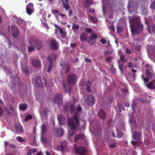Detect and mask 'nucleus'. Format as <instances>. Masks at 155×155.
I'll return each mask as SVG.
<instances>
[{
	"instance_id": "a18cd8bd",
	"label": "nucleus",
	"mask_w": 155,
	"mask_h": 155,
	"mask_svg": "<svg viewBox=\"0 0 155 155\" xmlns=\"http://www.w3.org/2000/svg\"><path fill=\"white\" fill-rule=\"evenodd\" d=\"M48 111V108H45L44 109L43 112V115L45 116L47 115V113Z\"/></svg>"
},
{
	"instance_id": "1a4fd4ad",
	"label": "nucleus",
	"mask_w": 155,
	"mask_h": 155,
	"mask_svg": "<svg viewBox=\"0 0 155 155\" xmlns=\"http://www.w3.org/2000/svg\"><path fill=\"white\" fill-rule=\"evenodd\" d=\"M75 153L79 155H85L87 150L84 147H74Z\"/></svg>"
},
{
	"instance_id": "0e129e2a",
	"label": "nucleus",
	"mask_w": 155,
	"mask_h": 155,
	"mask_svg": "<svg viewBox=\"0 0 155 155\" xmlns=\"http://www.w3.org/2000/svg\"><path fill=\"white\" fill-rule=\"evenodd\" d=\"M47 59L49 62V63H53L52 62V59L51 57L50 56H48Z\"/></svg>"
},
{
	"instance_id": "603ef678",
	"label": "nucleus",
	"mask_w": 155,
	"mask_h": 155,
	"mask_svg": "<svg viewBox=\"0 0 155 155\" xmlns=\"http://www.w3.org/2000/svg\"><path fill=\"white\" fill-rule=\"evenodd\" d=\"M33 6H34V5L32 3H29L27 5L26 7L31 8H33Z\"/></svg>"
},
{
	"instance_id": "774afa93",
	"label": "nucleus",
	"mask_w": 155,
	"mask_h": 155,
	"mask_svg": "<svg viewBox=\"0 0 155 155\" xmlns=\"http://www.w3.org/2000/svg\"><path fill=\"white\" fill-rule=\"evenodd\" d=\"M126 52L127 54H129L131 53V51L129 49L127 48L126 50Z\"/></svg>"
},
{
	"instance_id": "423d86ee",
	"label": "nucleus",
	"mask_w": 155,
	"mask_h": 155,
	"mask_svg": "<svg viewBox=\"0 0 155 155\" xmlns=\"http://www.w3.org/2000/svg\"><path fill=\"white\" fill-rule=\"evenodd\" d=\"M8 30L10 33H11L12 36L15 38L17 37L19 35L18 28L15 26H9L8 28Z\"/></svg>"
},
{
	"instance_id": "ea45409f",
	"label": "nucleus",
	"mask_w": 155,
	"mask_h": 155,
	"mask_svg": "<svg viewBox=\"0 0 155 155\" xmlns=\"http://www.w3.org/2000/svg\"><path fill=\"white\" fill-rule=\"evenodd\" d=\"M32 118V116L31 115H28L25 117V121H27L31 119Z\"/></svg>"
},
{
	"instance_id": "e2e57ef3",
	"label": "nucleus",
	"mask_w": 155,
	"mask_h": 155,
	"mask_svg": "<svg viewBox=\"0 0 155 155\" xmlns=\"http://www.w3.org/2000/svg\"><path fill=\"white\" fill-rule=\"evenodd\" d=\"M82 110V108L80 105H79L77 108V111H80Z\"/></svg>"
},
{
	"instance_id": "f8f14e48",
	"label": "nucleus",
	"mask_w": 155,
	"mask_h": 155,
	"mask_svg": "<svg viewBox=\"0 0 155 155\" xmlns=\"http://www.w3.org/2000/svg\"><path fill=\"white\" fill-rule=\"evenodd\" d=\"M54 99L58 104H61L63 103L62 96L60 93L56 94L54 96Z\"/></svg>"
},
{
	"instance_id": "37998d69",
	"label": "nucleus",
	"mask_w": 155,
	"mask_h": 155,
	"mask_svg": "<svg viewBox=\"0 0 155 155\" xmlns=\"http://www.w3.org/2000/svg\"><path fill=\"white\" fill-rule=\"evenodd\" d=\"M153 122L152 120H148L147 121V123L146 124H145L146 126L147 125L148 126H153Z\"/></svg>"
},
{
	"instance_id": "58836bf2",
	"label": "nucleus",
	"mask_w": 155,
	"mask_h": 155,
	"mask_svg": "<svg viewBox=\"0 0 155 155\" xmlns=\"http://www.w3.org/2000/svg\"><path fill=\"white\" fill-rule=\"evenodd\" d=\"M16 140L19 142L21 143L24 142V140L20 136L17 137L16 138Z\"/></svg>"
},
{
	"instance_id": "ddd939ff",
	"label": "nucleus",
	"mask_w": 155,
	"mask_h": 155,
	"mask_svg": "<svg viewBox=\"0 0 155 155\" xmlns=\"http://www.w3.org/2000/svg\"><path fill=\"white\" fill-rule=\"evenodd\" d=\"M60 66L61 67L62 70L65 74H67L70 71V66L68 63H64L63 64H60Z\"/></svg>"
},
{
	"instance_id": "a19ab883",
	"label": "nucleus",
	"mask_w": 155,
	"mask_h": 155,
	"mask_svg": "<svg viewBox=\"0 0 155 155\" xmlns=\"http://www.w3.org/2000/svg\"><path fill=\"white\" fill-rule=\"evenodd\" d=\"M53 63H49V65L48 66V68L47 70V71L49 73L50 72L53 67Z\"/></svg>"
},
{
	"instance_id": "5701e85b",
	"label": "nucleus",
	"mask_w": 155,
	"mask_h": 155,
	"mask_svg": "<svg viewBox=\"0 0 155 155\" xmlns=\"http://www.w3.org/2000/svg\"><path fill=\"white\" fill-rule=\"evenodd\" d=\"M58 119L60 125H63L65 122V117L62 114H59L58 116Z\"/></svg>"
},
{
	"instance_id": "4468645a",
	"label": "nucleus",
	"mask_w": 155,
	"mask_h": 155,
	"mask_svg": "<svg viewBox=\"0 0 155 155\" xmlns=\"http://www.w3.org/2000/svg\"><path fill=\"white\" fill-rule=\"evenodd\" d=\"M112 134L114 137L120 138L123 134V133L119 129H116L115 131H112Z\"/></svg>"
},
{
	"instance_id": "f3484780",
	"label": "nucleus",
	"mask_w": 155,
	"mask_h": 155,
	"mask_svg": "<svg viewBox=\"0 0 155 155\" xmlns=\"http://www.w3.org/2000/svg\"><path fill=\"white\" fill-rule=\"evenodd\" d=\"M142 137V134L140 132L135 131L132 135L133 138L136 140H140Z\"/></svg>"
},
{
	"instance_id": "052dcab7",
	"label": "nucleus",
	"mask_w": 155,
	"mask_h": 155,
	"mask_svg": "<svg viewBox=\"0 0 155 155\" xmlns=\"http://www.w3.org/2000/svg\"><path fill=\"white\" fill-rule=\"evenodd\" d=\"M69 12L68 15L69 16H72L73 15V11L71 9H69Z\"/></svg>"
},
{
	"instance_id": "a878e982",
	"label": "nucleus",
	"mask_w": 155,
	"mask_h": 155,
	"mask_svg": "<svg viewBox=\"0 0 155 155\" xmlns=\"http://www.w3.org/2000/svg\"><path fill=\"white\" fill-rule=\"evenodd\" d=\"M22 70L23 73L25 75H28L29 74V71L28 70V67L26 65H24L22 67Z\"/></svg>"
},
{
	"instance_id": "3c124183",
	"label": "nucleus",
	"mask_w": 155,
	"mask_h": 155,
	"mask_svg": "<svg viewBox=\"0 0 155 155\" xmlns=\"http://www.w3.org/2000/svg\"><path fill=\"white\" fill-rule=\"evenodd\" d=\"M59 16H62V18H63L64 19H67V16L64 14L60 12L59 13Z\"/></svg>"
},
{
	"instance_id": "864d4df0",
	"label": "nucleus",
	"mask_w": 155,
	"mask_h": 155,
	"mask_svg": "<svg viewBox=\"0 0 155 155\" xmlns=\"http://www.w3.org/2000/svg\"><path fill=\"white\" fill-rule=\"evenodd\" d=\"M112 73L114 74L116 72V69L114 68V66L112 65L110 69Z\"/></svg>"
},
{
	"instance_id": "4c0bfd02",
	"label": "nucleus",
	"mask_w": 155,
	"mask_h": 155,
	"mask_svg": "<svg viewBox=\"0 0 155 155\" xmlns=\"http://www.w3.org/2000/svg\"><path fill=\"white\" fill-rule=\"evenodd\" d=\"M26 12L29 15H30L33 12L31 8L27 7H26Z\"/></svg>"
},
{
	"instance_id": "e433bc0d",
	"label": "nucleus",
	"mask_w": 155,
	"mask_h": 155,
	"mask_svg": "<svg viewBox=\"0 0 155 155\" xmlns=\"http://www.w3.org/2000/svg\"><path fill=\"white\" fill-rule=\"evenodd\" d=\"M41 141L43 143H45L47 142V138L46 137L44 136H41Z\"/></svg>"
},
{
	"instance_id": "cd10ccee",
	"label": "nucleus",
	"mask_w": 155,
	"mask_h": 155,
	"mask_svg": "<svg viewBox=\"0 0 155 155\" xmlns=\"http://www.w3.org/2000/svg\"><path fill=\"white\" fill-rule=\"evenodd\" d=\"M59 33L61 36L63 38H65L66 36V32H65L64 29L60 28V30L59 31Z\"/></svg>"
},
{
	"instance_id": "7ed1b4c3",
	"label": "nucleus",
	"mask_w": 155,
	"mask_h": 155,
	"mask_svg": "<svg viewBox=\"0 0 155 155\" xmlns=\"http://www.w3.org/2000/svg\"><path fill=\"white\" fill-rule=\"evenodd\" d=\"M28 42L30 46L34 45L37 51L41 49L43 46V44L42 42L38 39L35 38H30L28 39Z\"/></svg>"
},
{
	"instance_id": "7c9ffc66",
	"label": "nucleus",
	"mask_w": 155,
	"mask_h": 155,
	"mask_svg": "<svg viewBox=\"0 0 155 155\" xmlns=\"http://www.w3.org/2000/svg\"><path fill=\"white\" fill-rule=\"evenodd\" d=\"M145 74L146 76L149 78H152V74L149 69H147L146 70Z\"/></svg>"
},
{
	"instance_id": "412c9836",
	"label": "nucleus",
	"mask_w": 155,
	"mask_h": 155,
	"mask_svg": "<svg viewBox=\"0 0 155 155\" xmlns=\"http://www.w3.org/2000/svg\"><path fill=\"white\" fill-rule=\"evenodd\" d=\"M147 87L150 89H155V80H153L146 85Z\"/></svg>"
},
{
	"instance_id": "5fc2aeb1",
	"label": "nucleus",
	"mask_w": 155,
	"mask_h": 155,
	"mask_svg": "<svg viewBox=\"0 0 155 155\" xmlns=\"http://www.w3.org/2000/svg\"><path fill=\"white\" fill-rule=\"evenodd\" d=\"M86 89L89 92H91V86L89 85H87V86Z\"/></svg>"
},
{
	"instance_id": "2eb2a0df",
	"label": "nucleus",
	"mask_w": 155,
	"mask_h": 155,
	"mask_svg": "<svg viewBox=\"0 0 155 155\" xmlns=\"http://www.w3.org/2000/svg\"><path fill=\"white\" fill-rule=\"evenodd\" d=\"M31 63L34 67L36 68L41 67V61L39 59H34L32 60Z\"/></svg>"
},
{
	"instance_id": "680f3d73",
	"label": "nucleus",
	"mask_w": 155,
	"mask_h": 155,
	"mask_svg": "<svg viewBox=\"0 0 155 155\" xmlns=\"http://www.w3.org/2000/svg\"><path fill=\"white\" fill-rule=\"evenodd\" d=\"M109 147L110 149H112L113 148L116 147H117V145L115 144H110Z\"/></svg>"
},
{
	"instance_id": "6e6d98bb",
	"label": "nucleus",
	"mask_w": 155,
	"mask_h": 155,
	"mask_svg": "<svg viewBox=\"0 0 155 155\" xmlns=\"http://www.w3.org/2000/svg\"><path fill=\"white\" fill-rule=\"evenodd\" d=\"M5 70L7 73H8L9 74H11L12 71L11 69H8V68L6 67L5 68Z\"/></svg>"
},
{
	"instance_id": "393cba45",
	"label": "nucleus",
	"mask_w": 155,
	"mask_h": 155,
	"mask_svg": "<svg viewBox=\"0 0 155 155\" xmlns=\"http://www.w3.org/2000/svg\"><path fill=\"white\" fill-rule=\"evenodd\" d=\"M84 135L83 134L80 133L75 137V140L76 141H78L80 139L83 140L84 139Z\"/></svg>"
},
{
	"instance_id": "dca6fc26",
	"label": "nucleus",
	"mask_w": 155,
	"mask_h": 155,
	"mask_svg": "<svg viewBox=\"0 0 155 155\" xmlns=\"http://www.w3.org/2000/svg\"><path fill=\"white\" fill-rule=\"evenodd\" d=\"M67 143L66 141L65 140H63L61 142L60 145H58L57 147L58 150L62 151L64 149H67Z\"/></svg>"
},
{
	"instance_id": "39448f33",
	"label": "nucleus",
	"mask_w": 155,
	"mask_h": 155,
	"mask_svg": "<svg viewBox=\"0 0 155 155\" xmlns=\"http://www.w3.org/2000/svg\"><path fill=\"white\" fill-rule=\"evenodd\" d=\"M35 84L38 87H43L46 85V81L44 78L38 76L35 79Z\"/></svg>"
},
{
	"instance_id": "9b49d317",
	"label": "nucleus",
	"mask_w": 155,
	"mask_h": 155,
	"mask_svg": "<svg viewBox=\"0 0 155 155\" xmlns=\"http://www.w3.org/2000/svg\"><path fill=\"white\" fill-rule=\"evenodd\" d=\"M50 48L54 50H57L59 48L58 42L54 39L51 40L50 41Z\"/></svg>"
},
{
	"instance_id": "de8ad7c7",
	"label": "nucleus",
	"mask_w": 155,
	"mask_h": 155,
	"mask_svg": "<svg viewBox=\"0 0 155 155\" xmlns=\"http://www.w3.org/2000/svg\"><path fill=\"white\" fill-rule=\"evenodd\" d=\"M141 77L143 78V80L145 83H147L149 82V80L147 77L143 78V75L141 76Z\"/></svg>"
},
{
	"instance_id": "09e8293b",
	"label": "nucleus",
	"mask_w": 155,
	"mask_h": 155,
	"mask_svg": "<svg viewBox=\"0 0 155 155\" xmlns=\"http://www.w3.org/2000/svg\"><path fill=\"white\" fill-rule=\"evenodd\" d=\"M85 31L87 33H91L92 32V31L90 28H86Z\"/></svg>"
},
{
	"instance_id": "bf43d9fd",
	"label": "nucleus",
	"mask_w": 155,
	"mask_h": 155,
	"mask_svg": "<svg viewBox=\"0 0 155 155\" xmlns=\"http://www.w3.org/2000/svg\"><path fill=\"white\" fill-rule=\"evenodd\" d=\"M51 12H52V13L54 14V15H56V14L55 13H57L59 14V13H60L59 12V11L58 10H56V9L52 10Z\"/></svg>"
},
{
	"instance_id": "a211bd4d",
	"label": "nucleus",
	"mask_w": 155,
	"mask_h": 155,
	"mask_svg": "<svg viewBox=\"0 0 155 155\" xmlns=\"http://www.w3.org/2000/svg\"><path fill=\"white\" fill-rule=\"evenodd\" d=\"M97 115L101 119L103 120H104L106 118V113L103 109H101L99 110Z\"/></svg>"
},
{
	"instance_id": "338daca9",
	"label": "nucleus",
	"mask_w": 155,
	"mask_h": 155,
	"mask_svg": "<svg viewBox=\"0 0 155 155\" xmlns=\"http://www.w3.org/2000/svg\"><path fill=\"white\" fill-rule=\"evenodd\" d=\"M112 57H108L105 59V61L106 62H110V60L112 59Z\"/></svg>"
},
{
	"instance_id": "4be33fe9",
	"label": "nucleus",
	"mask_w": 155,
	"mask_h": 155,
	"mask_svg": "<svg viewBox=\"0 0 155 155\" xmlns=\"http://www.w3.org/2000/svg\"><path fill=\"white\" fill-rule=\"evenodd\" d=\"M69 129L68 136L70 137L75 133L77 127H70Z\"/></svg>"
},
{
	"instance_id": "b1692460",
	"label": "nucleus",
	"mask_w": 155,
	"mask_h": 155,
	"mask_svg": "<svg viewBox=\"0 0 155 155\" xmlns=\"http://www.w3.org/2000/svg\"><path fill=\"white\" fill-rule=\"evenodd\" d=\"M93 2L92 0H85L84 7L86 8H89L90 5L93 4Z\"/></svg>"
},
{
	"instance_id": "6ab92c4d",
	"label": "nucleus",
	"mask_w": 155,
	"mask_h": 155,
	"mask_svg": "<svg viewBox=\"0 0 155 155\" xmlns=\"http://www.w3.org/2000/svg\"><path fill=\"white\" fill-rule=\"evenodd\" d=\"M61 0L62 2V5L64 8L67 11L70 8V6L69 5L68 0Z\"/></svg>"
},
{
	"instance_id": "473e14b6",
	"label": "nucleus",
	"mask_w": 155,
	"mask_h": 155,
	"mask_svg": "<svg viewBox=\"0 0 155 155\" xmlns=\"http://www.w3.org/2000/svg\"><path fill=\"white\" fill-rule=\"evenodd\" d=\"M72 28L73 31H76L79 28V26L77 24L74 23L73 24Z\"/></svg>"
},
{
	"instance_id": "69168bd1",
	"label": "nucleus",
	"mask_w": 155,
	"mask_h": 155,
	"mask_svg": "<svg viewBox=\"0 0 155 155\" xmlns=\"http://www.w3.org/2000/svg\"><path fill=\"white\" fill-rule=\"evenodd\" d=\"M151 29L152 31L155 33V24L151 26Z\"/></svg>"
},
{
	"instance_id": "c756f323",
	"label": "nucleus",
	"mask_w": 155,
	"mask_h": 155,
	"mask_svg": "<svg viewBox=\"0 0 155 155\" xmlns=\"http://www.w3.org/2000/svg\"><path fill=\"white\" fill-rule=\"evenodd\" d=\"M15 129L18 133H23L24 132V130L22 127H15Z\"/></svg>"
},
{
	"instance_id": "13d9d810",
	"label": "nucleus",
	"mask_w": 155,
	"mask_h": 155,
	"mask_svg": "<svg viewBox=\"0 0 155 155\" xmlns=\"http://www.w3.org/2000/svg\"><path fill=\"white\" fill-rule=\"evenodd\" d=\"M77 45V43H72L70 44V46L71 47L74 48Z\"/></svg>"
},
{
	"instance_id": "c9c22d12",
	"label": "nucleus",
	"mask_w": 155,
	"mask_h": 155,
	"mask_svg": "<svg viewBox=\"0 0 155 155\" xmlns=\"http://www.w3.org/2000/svg\"><path fill=\"white\" fill-rule=\"evenodd\" d=\"M120 60L124 62H127V60L125 58V56L124 54H122L120 56Z\"/></svg>"
},
{
	"instance_id": "f03ea898",
	"label": "nucleus",
	"mask_w": 155,
	"mask_h": 155,
	"mask_svg": "<svg viewBox=\"0 0 155 155\" xmlns=\"http://www.w3.org/2000/svg\"><path fill=\"white\" fill-rule=\"evenodd\" d=\"M88 37L85 32H83L81 33L80 36V39L81 42L86 41L90 45H93L96 42L95 39L97 38V35L93 33Z\"/></svg>"
},
{
	"instance_id": "f257e3e1",
	"label": "nucleus",
	"mask_w": 155,
	"mask_h": 155,
	"mask_svg": "<svg viewBox=\"0 0 155 155\" xmlns=\"http://www.w3.org/2000/svg\"><path fill=\"white\" fill-rule=\"evenodd\" d=\"M129 18L132 33L134 35L138 34L143 28V26L140 23V17L137 15H134Z\"/></svg>"
},
{
	"instance_id": "c03bdc74",
	"label": "nucleus",
	"mask_w": 155,
	"mask_h": 155,
	"mask_svg": "<svg viewBox=\"0 0 155 155\" xmlns=\"http://www.w3.org/2000/svg\"><path fill=\"white\" fill-rule=\"evenodd\" d=\"M124 65L123 64H119V68L120 70L121 73H122L123 72V70L124 69Z\"/></svg>"
},
{
	"instance_id": "20e7f679",
	"label": "nucleus",
	"mask_w": 155,
	"mask_h": 155,
	"mask_svg": "<svg viewBox=\"0 0 155 155\" xmlns=\"http://www.w3.org/2000/svg\"><path fill=\"white\" fill-rule=\"evenodd\" d=\"M78 79V76L75 74H71L67 78V83L69 85H74L76 83Z\"/></svg>"
},
{
	"instance_id": "9d476101",
	"label": "nucleus",
	"mask_w": 155,
	"mask_h": 155,
	"mask_svg": "<svg viewBox=\"0 0 155 155\" xmlns=\"http://www.w3.org/2000/svg\"><path fill=\"white\" fill-rule=\"evenodd\" d=\"M95 99L93 95H88L86 99V102L88 105L93 106L95 103Z\"/></svg>"
},
{
	"instance_id": "0eeeda50",
	"label": "nucleus",
	"mask_w": 155,
	"mask_h": 155,
	"mask_svg": "<svg viewBox=\"0 0 155 155\" xmlns=\"http://www.w3.org/2000/svg\"><path fill=\"white\" fill-rule=\"evenodd\" d=\"M79 123V118L76 116L69 118L68 120V126H78Z\"/></svg>"
},
{
	"instance_id": "aec40b11",
	"label": "nucleus",
	"mask_w": 155,
	"mask_h": 155,
	"mask_svg": "<svg viewBox=\"0 0 155 155\" xmlns=\"http://www.w3.org/2000/svg\"><path fill=\"white\" fill-rule=\"evenodd\" d=\"M91 132L94 134H98L100 133V130L98 129V127H91L90 128Z\"/></svg>"
},
{
	"instance_id": "bb28decb",
	"label": "nucleus",
	"mask_w": 155,
	"mask_h": 155,
	"mask_svg": "<svg viewBox=\"0 0 155 155\" xmlns=\"http://www.w3.org/2000/svg\"><path fill=\"white\" fill-rule=\"evenodd\" d=\"M28 107V105L26 104H21L19 105V108L21 110L24 111Z\"/></svg>"
},
{
	"instance_id": "6e6552de",
	"label": "nucleus",
	"mask_w": 155,
	"mask_h": 155,
	"mask_svg": "<svg viewBox=\"0 0 155 155\" xmlns=\"http://www.w3.org/2000/svg\"><path fill=\"white\" fill-rule=\"evenodd\" d=\"M64 131V130L61 127H55L53 129L54 134L55 136L58 137H61L63 135Z\"/></svg>"
},
{
	"instance_id": "4d7b16f0",
	"label": "nucleus",
	"mask_w": 155,
	"mask_h": 155,
	"mask_svg": "<svg viewBox=\"0 0 155 155\" xmlns=\"http://www.w3.org/2000/svg\"><path fill=\"white\" fill-rule=\"evenodd\" d=\"M100 42L102 44H105L106 43V41L104 38H103L100 40Z\"/></svg>"
},
{
	"instance_id": "72a5a7b5",
	"label": "nucleus",
	"mask_w": 155,
	"mask_h": 155,
	"mask_svg": "<svg viewBox=\"0 0 155 155\" xmlns=\"http://www.w3.org/2000/svg\"><path fill=\"white\" fill-rule=\"evenodd\" d=\"M35 47L34 45L31 46H28V51L29 52H31L33 51H35Z\"/></svg>"
},
{
	"instance_id": "79ce46f5",
	"label": "nucleus",
	"mask_w": 155,
	"mask_h": 155,
	"mask_svg": "<svg viewBox=\"0 0 155 155\" xmlns=\"http://www.w3.org/2000/svg\"><path fill=\"white\" fill-rule=\"evenodd\" d=\"M117 33L118 34L121 33L123 30V27L121 26H119L117 27Z\"/></svg>"
},
{
	"instance_id": "c85d7f7f",
	"label": "nucleus",
	"mask_w": 155,
	"mask_h": 155,
	"mask_svg": "<svg viewBox=\"0 0 155 155\" xmlns=\"http://www.w3.org/2000/svg\"><path fill=\"white\" fill-rule=\"evenodd\" d=\"M89 19L92 21L94 23H96L98 21L97 18L95 17H93L92 15L88 16Z\"/></svg>"
},
{
	"instance_id": "2f4dec72",
	"label": "nucleus",
	"mask_w": 155,
	"mask_h": 155,
	"mask_svg": "<svg viewBox=\"0 0 155 155\" xmlns=\"http://www.w3.org/2000/svg\"><path fill=\"white\" fill-rule=\"evenodd\" d=\"M129 121L131 125H135L136 124V120L135 118L134 117H130L129 120Z\"/></svg>"
},
{
	"instance_id": "f704fd0d",
	"label": "nucleus",
	"mask_w": 155,
	"mask_h": 155,
	"mask_svg": "<svg viewBox=\"0 0 155 155\" xmlns=\"http://www.w3.org/2000/svg\"><path fill=\"white\" fill-rule=\"evenodd\" d=\"M47 129L46 127H41V132L42 134H45L46 133Z\"/></svg>"
},
{
	"instance_id": "8fccbe9b",
	"label": "nucleus",
	"mask_w": 155,
	"mask_h": 155,
	"mask_svg": "<svg viewBox=\"0 0 155 155\" xmlns=\"http://www.w3.org/2000/svg\"><path fill=\"white\" fill-rule=\"evenodd\" d=\"M71 112L73 113L75 110V107L73 105H71L70 106Z\"/></svg>"
},
{
	"instance_id": "49530a36",
	"label": "nucleus",
	"mask_w": 155,
	"mask_h": 155,
	"mask_svg": "<svg viewBox=\"0 0 155 155\" xmlns=\"http://www.w3.org/2000/svg\"><path fill=\"white\" fill-rule=\"evenodd\" d=\"M150 8L152 10L155 9V0L150 5Z\"/></svg>"
}]
</instances>
